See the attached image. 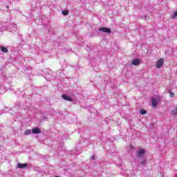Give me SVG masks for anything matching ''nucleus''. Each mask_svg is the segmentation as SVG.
Wrapping results in <instances>:
<instances>
[{
    "label": "nucleus",
    "mask_w": 177,
    "mask_h": 177,
    "mask_svg": "<svg viewBox=\"0 0 177 177\" xmlns=\"http://www.w3.org/2000/svg\"><path fill=\"white\" fill-rule=\"evenodd\" d=\"M151 103H152V107H157V104H158V101H157V100L153 98L151 100Z\"/></svg>",
    "instance_id": "nucleus-7"
},
{
    "label": "nucleus",
    "mask_w": 177,
    "mask_h": 177,
    "mask_svg": "<svg viewBox=\"0 0 177 177\" xmlns=\"http://www.w3.org/2000/svg\"><path fill=\"white\" fill-rule=\"evenodd\" d=\"M30 133H31V130L30 129H27L25 132H24V135H30Z\"/></svg>",
    "instance_id": "nucleus-12"
},
{
    "label": "nucleus",
    "mask_w": 177,
    "mask_h": 177,
    "mask_svg": "<svg viewBox=\"0 0 177 177\" xmlns=\"http://www.w3.org/2000/svg\"><path fill=\"white\" fill-rule=\"evenodd\" d=\"M32 133H35V134L41 133V129H39V128H38V127H36V128L32 129Z\"/></svg>",
    "instance_id": "nucleus-6"
},
{
    "label": "nucleus",
    "mask_w": 177,
    "mask_h": 177,
    "mask_svg": "<svg viewBox=\"0 0 177 177\" xmlns=\"http://www.w3.org/2000/svg\"><path fill=\"white\" fill-rule=\"evenodd\" d=\"M6 9H9V6H6Z\"/></svg>",
    "instance_id": "nucleus-17"
},
{
    "label": "nucleus",
    "mask_w": 177,
    "mask_h": 177,
    "mask_svg": "<svg viewBox=\"0 0 177 177\" xmlns=\"http://www.w3.org/2000/svg\"><path fill=\"white\" fill-rule=\"evenodd\" d=\"M175 177H177V174L175 175Z\"/></svg>",
    "instance_id": "nucleus-18"
},
{
    "label": "nucleus",
    "mask_w": 177,
    "mask_h": 177,
    "mask_svg": "<svg viewBox=\"0 0 177 177\" xmlns=\"http://www.w3.org/2000/svg\"><path fill=\"white\" fill-rule=\"evenodd\" d=\"M62 13L64 16H67V15H68V10H64L62 11Z\"/></svg>",
    "instance_id": "nucleus-10"
},
{
    "label": "nucleus",
    "mask_w": 177,
    "mask_h": 177,
    "mask_svg": "<svg viewBox=\"0 0 177 177\" xmlns=\"http://www.w3.org/2000/svg\"><path fill=\"white\" fill-rule=\"evenodd\" d=\"M62 99H64V100H66L67 102H74V100L73 98H71L70 96H68L66 95L63 94L62 95Z\"/></svg>",
    "instance_id": "nucleus-4"
},
{
    "label": "nucleus",
    "mask_w": 177,
    "mask_h": 177,
    "mask_svg": "<svg viewBox=\"0 0 177 177\" xmlns=\"http://www.w3.org/2000/svg\"><path fill=\"white\" fill-rule=\"evenodd\" d=\"M27 163H19L17 165V168H27Z\"/></svg>",
    "instance_id": "nucleus-9"
},
{
    "label": "nucleus",
    "mask_w": 177,
    "mask_h": 177,
    "mask_svg": "<svg viewBox=\"0 0 177 177\" xmlns=\"http://www.w3.org/2000/svg\"><path fill=\"white\" fill-rule=\"evenodd\" d=\"M164 64V59L160 58L156 63V68H160Z\"/></svg>",
    "instance_id": "nucleus-3"
},
{
    "label": "nucleus",
    "mask_w": 177,
    "mask_h": 177,
    "mask_svg": "<svg viewBox=\"0 0 177 177\" xmlns=\"http://www.w3.org/2000/svg\"><path fill=\"white\" fill-rule=\"evenodd\" d=\"M145 153H146V151H145V149H138V151L137 153V156L138 157V158H140V157H143V156L145 155Z\"/></svg>",
    "instance_id": "nucleus-2"
},
{
    "label": "nucleus",
    "mask_w": 177,
    "mask_h": 177,
    "mask_svg": "<svg viewBox=\"0 0 177 177\" xmlns=\"http://www.w3.org/2000/svg\"><path fill=\"white\" fill-rule=\"evenodd\" d=\"M140 164H141L142 165H145V164H146V160H142V161L140 162Z\"/></svg>",
    "instance_id": "nucleus-14"
},
{
    "label": "nucleus",
    "mask_w": 177,
    "mask_h": 177,
    "mask_svg": "<svg viewBox=\"0 0 177 177\" xmlns=\"http://www.w3.org/2000/svg\"><path fill=\"white\" fill-rule=\"evenodd\" d=\"M177 17V11H176L173 15V19H176Z\"/></svg>",
    "instance_id": "nucleus-15"
},
{
    "label": "nucleus",
    "mask_w": 177,
    "mask_h": 177,
    "mask_svg": "<svg viewBox=\"0 0 177 177\" xmlns=\"http://www.w3.org/2000/svg\"><path fill=\"white\" fill-rule=\"evenodd\" d=\"M140 114H142V115H145V114H147V111L145 109H141L140 111Z\"/></svg>",
    "instance_id": "nucleus-11"
},
{
    "label": "nucleus",
    "mask_w": 177,
    "mask_h": 177,
    "mask_svg": "<svg viewBox=\"0 0 177 177\" xmlns=\"http://www.w3.org/2000/svg\"><path fill=\"white\" fill-rule=\"evenodd\" d=\"M92 160H95V156H91Z\"/></svg>",
    "instance_id": "nucleus-16"
},
{
    "label": "nucleus",
    "mask_w": 177,
    "mask_h": 177,
    "mask_svg": "<svg viewBox=\"0 0 177 177\" xmlns=\"http://www.w3.org/2000/svg\"><path fill=\"white\" fill-rule=\"evenodd\" d=\"M0 49L1 50V52H3V53H8V48L5 47V46H1Z\"/></svg>",
    "instance_id": "nucleus-8"
},
{
    "label": "nucleus",
    "mask_w": 177,
    "mask_h": 177,
    "mask_svg": "<svg viewBox=\"0 0 177 177\" xmlns=\"http://www.w3.org/2000/svg\"><path fill=\"white\" fill-rule=\"evenodd\" d=\"M168 93H170V97H174L175 96V93L171 92V90H169Z\"/></svg>",
    "instance_id": "nucleus-13"
},
{
    "label": "nucleus",
    "mask_w": 177,
    "mask_h": 177,
    "mask_svg": "<svg viewBox=\"0 0 177 177\" xmlns=\"http://www.w3.org/2000/svg\"><path fill=\"white\" fill-rule=\"evenodd\" d=\"M55 177H60V176H56Z\"/></svg>",
    "instance_id": "nucleus-19"
},
{
    "label": "nucleus",
    "mask_w": 177,
    "mask_h": 177,
    "mask_svg": "<svg viewBox=\"0 0 177 177\" xmlns=\"http://www.w3.org/2000/svg\"><path fill=\"white\" fill-rule=\"evenodd\" d=\"M99 31L106 32V34H111V29L110 28L102 27L99 28Z\"/></svg>",
    "instance_id": "nucleus-1"
},
{
    "label": "nucleus",
    "mask_w": 177,
    "mask_h": 177,
    "mask_svg": "<svg viewBox=\"0 0 177 177\" xmlns=\"http://www.w3.org/2000/svg\"><path fill=\"white\" fill-rule=\"evenodd\" d=\"M131 64L133 66H139V64H140V59H136L133 60L131 62Z\"/></svg>",
    "instance_id": "nucleus-5"
}]
</instances>
